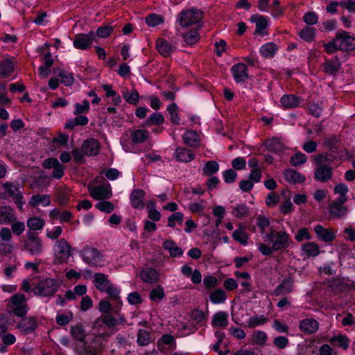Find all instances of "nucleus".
<instances>
[{"instance_id":"0eeeda50","label":"nucleus","mask_w":355,"mask_h":355,"mask_svg":"<svg viewBox=\"0 0 355 355\" xmlns=\"http://www.w3.org/2000/svg\"><path fill=\"white\" fill-rule=\"evenodd\" d=\"M8 311L19 317L25 315L27 312L25 296L20 294L12 296L8 304Z\"/></svg>"},{"instance_id":"393cba45","label":"nucleus","mask_w":355,"mask_h":355,"mask_svg":"<svg viewBox=\"0 0 355 355\" xmlns=\"http://www.w3.org/2000/svg\"><path fill=\"white\" fill-rule=\"evenodd\" d=\"M323 71L329 75L336 74L340 68V62L337 58L327 60L322 64Z\"/></svg>"},{"instance_id":"2eb2a0df","label":"nucleus","mask_w":355,"mask_h":355,"mask_svg":"<svg viewBox=\"0 0 355 355\" xmlns=\"http://www.w3.org/2000/svg\"><path fill=\"white\" fill-rule=\"evenodd\" d=\"M37 327V319L34 317L23 319L17 325V328L23 334L33 332Z\"/></svg>"},{"instance_id":"1a4fd4ad","label":"nucleus","mask_w":355,"mask_h":355,"mask_svg":"<svg viewBox=\"0 0 355 355\" xmlns=\"http://www.w3.org/2000/svg\"><path fill=\"white\" fill-rule=\"evenodd\" d=\"M336 37L340 51H351L355 49V37L349 33L338 32Z\"/></svg>"},{"instance_id":"72a5a7b5","label":"nucleus","mask_w":355,"mask_h":355,"mask_svg":"<svg viewBox=\"0 0 355 355\" xmlns=\"http://www.w3.org/2000/svg\"><path fill=\"white\" fill-rule=\"evenodd\" d=\"M14 63L10 59H5L0 62V76L1 78L8 77L13 71Z\"/></svg>"},{"instance_id":"cd10ccee","label":"nucleus","mask_w":355,"mask_h":355,"mask_svg":"<svg viewBox=\"0 0 355 355\" xmlns=\"http://www.w3.org/2000/svg\"><path fill=\"white\" fill-rule=\"evenodd\" d=\"M94 284L98 290L104 292L112 283L105 275L103 273H96L94 275Z\"/></svg>"},{"instance_id":"c756f323","label":"nucleus","mask_w":355,"mask_h":355,"mask_svg":"<svg viewBox=\"0 0 355 355\" xmlns=\"http://www.w3.org/2000/svg\"><path fill=\"white\" fill-rule=\"evenodd\" d=\"M293 290V280L290 278L284 279L282 283L275 289V296L283 295L290 293Z\"/></svg>"},{"instance_id":"680f3d73","label":"nucleus","mask_w":355,"mask_h":355,"mask_svg":"<svg viewBox=\"0 0 355 355\" xmlns=\"http://www.w3.org/2000/svg\"><path fill=\"white\" fill-rule=\"evenodd\" d=\"M104 292L108 294L110 300H115L116 302L120 300V291L114 284H110V285L104 291Z\"/></svg>"},{"instance_id":"774afa93","label":"nucleus","mask_w":355,"mask_h":355,"mask_svg":"<svg viewBox=\"0 0 355 355\" xmlns=\"http://www.w3.org/2000/svg\"><path fill=\"white\" fill-rule=\"evenodd\" d=\"M11 231L15 235H21L25 230V224L24 222L19 221L17 219L11 223Z\"/></svg>"},{"instance_id":"de8ad7c7","label":"nucleus","mask_w":355,"mask_h":355,"mask_svg":"<svg viewBox=\"0 0 355 355\" xmlns=\"http://www.w3.org/2000/svg\"><path fill=\"white\" fill-rule=\"evenodd\" d=\"M44 225V220L37 217H33L27 220V226L31 230H40Z\"/></svg>"},{"instance_id":"f257e3e1","label":"nucleus","mask_w":355,"mask_h":355,"mask_svg":"<svg viewBox=\"0 0 355 355\" xmlns=\"http://www.w3.org/2000/svg\"><path fill=\"white\" fill-rule=\"evenodd\" d=\"M60 286L55 279L45 278L42 279L33 289L35 295L42 297L53 296Z\"/></svg>"},{"instance_id":"b1692460","label":"nucleus","mask_w":355,"mask_h":355,"mask_svg":"<svg viewBox=\"0 0 355 355\" xmlns=\"http://www.w3.org/2000/svg\"><path fill=\"white\" fill-rule=\"evenodd\" d=\"M162 248L168 251L172 257H180L183 254L182 249L178 247L172 239L164 241L162 243Z\"/></svg>"},{"instance_id":"338daca9","label":"nucleus","mask_w":355,"mask_h":355,"mask_svg":"<svg viewBox=\"0 0 355 355\" xmlns=\"http://www.w3.org/2000/svg\"><path fill=\"white\" fill-rule=\"evenodd\" d=\"M164 121V116L159 112L153 113L149 119L146 121V123L147 125L150 124L160 125Z\"/></svg>"},{"instance_id":"412c9836","label":"nucleus","mask_w":355,"mask_h":355,"mask_svg":"<svg viewBox=\"0 0 355 355\" xmlns=\"http://www.w3.org/2000/svg\"><path fill=\"white\" fill-rule=\"evenodd\" d=\"M344 203L345 202H341L339 200L332 202L329 205V214L335 218H340L346 215L347 208L343 205Z\"/></svg>"},{"instance_id":"5701e85b","label":"nucleus","mask_w":355,"mask_h":355,"mask_svg":"<svg viewBox=\"0 0 355 355\" xmlns=\"http://www.w3.org/2000/svg\"><path fill=\"white\" fill-rule=\"evenodd\" d=\"M140 278L145 282L153 284L159 280V273L153 268H143L139 273Z\"/></svg>"},{"instance_id":"f704fd0d","label":"nucleus","mask_w":355,"mask_h":355,"mask_svg":"<svg viewBox=\"0 0 355 355\" xmlns=\"http://www.w3.org/2000/svg\"><path fill=\"white\" fill-rule=\"evenodd\" d=\"M232 237L241 245H245L248 243V236L245 232V227L241 224L239 228L233 232Z\"/></svg>"},{"instance_id":"49530a36","label":"nucleus","mask_w":355,"mask_h":355,"mask_svg":"<svg viewBox=\"0 0 355 355\" xmlns=\"http://www.w3.org/2000/svg\"><path fill=\"white\" fill-rule=\"evenodd\" d=\"M164 297V288L159 285L152 289L149 294V298L153 302H160Z\"/></svg>"},{"instance_id":"58836bf2","label":"nucleus","mask_w":355,"mask_h":355,"mask_svg":"<svg viewBox=\"0 0 355 355\" xmlns=\"http://www.w3.org/2000/svg\"><path fill=\"white\" fill-rule=\"evenodd\" d=\"M302 250L308 257H316L320 253L319 246L314 242H309L303 244Z\"/></svg>"},{"instance_id":"473e14b6","label":"nucleus","mask_w":355,"mask_h":355,"mask_svg":"<svg viewBox=\"0 0 355 355\" xmlns=\"http://www.w3.org/2000/svg\"><path fill=\"white\" fill-rule=\"evenodd\" d=\"M50 204L51 200L49 196L48 195H33L29 201V205L33 207H36L39 205L46 207Z\"/></svg>"},{"instance_id":"09e8293b","label":"nucleus","mask_w":355,"mask_h":355,"mask_svg":"<svg viewBox=\"0 0 355 355\" xmlns=\"http://www.w3.org/2000/svg\"><path fill=\"white\" fill-rule=\"evenodd\" d=\"M101 344L98 340H94L91 345L85 347L84 355H98L100 353Z\"/></svg>"},{"instance_id":"0e129e2a","label":"nucleus","mask_w":355,"mask_h":355,"mask_svg":"<svg viewBox=\"0 0 355 355\" xmlns=\"http://www.w3.org/2000/svg\"><path fill=\"white\" fill-rule=\"evenodd\" d=\"M73 114L79 115L80 114H86L89 110V103L87 100H84L82 103H76Z\"/></svg>"},{"instance_id":"6ab92c4d","label":"nucleus","mask_w":355,"mask_h":355,"mask_svg":"<svg viewBox=\"0 0 355 355\" xmlns=\"http://www.w3.org/2000/svg\"><path fill=\"white\" fill-rule=\"evenodd\" d=\"M264 145L268 151L274 153H281L286 150V146L280 138L274 137L265 141Z\"/></svg>"},{"instance_id":"39448f33","label":"nucleus","mask_w":355,"mask_h":355,"mask_svg":"<svg viewBox=\"0 0 355 355\" xmlns=\"http://www.w3.org/2000/svg\"><path fill=\"white\" fill-rule=\"evenodd\" d=\"M202 19V12L196 8L182 11L179 15V22L181 26L188 27L197 24Z\"/></svg>"},{"instance_id":"c85d7f7f","label":"nucleus","mask_w":355,"mask_h":355,"mask_svg":"<svg viewBox=\"0 0 355 355\" xmlns=\"http://www.w3.org/2000/svg\"><path fill=\"white\" fill-rule=\"evenodd\" d=\"M184 143L190 147H197L199 146L200 138L196 131L187 130L183 135Z\"/></svg>"},{"instance_id":"aec40b11","label":"nucleus","mask_w":355,"mask_h":355,"mask_svg":"<svg viewBox=\"0 0 355 355\" xmlns=\"http://www.w3.org/2000/svg\"><path fill=\"white\" fill-rule=\"evenodd\" d=\"M144 197L145 191L144 190L140 189L133 190L130 197L132 207L135 209H143L144 207Z\"/></svg>"},{"instance_id":"6e6552de","label":"nucleus","mask_w":355,"mask_h":355,"mask_svg":"<svg viewBox=\"0 0 355 355\" xmlns=\"http://www.w3.org/2000/svg\"><path fill=\"white\" fill-rule=\"evenodd\" d=\"M55 259L57 263L66 261L71 256V246L64 239L57 241L54 248Z\"/></svg>"},{"instance_id":"20e7f679","label":"nucleus","mask_w":355,"mask_h":355,"mask_svg":"<svg viewBox=\"0 0 355 355\" xmlns=\"http://www.w3.org/2000/svg\"><path fill=\"white\" fill-rule=\"evenodd\" d=\"M3 194L6 198H12L17 204V207L21 210L24 204L23 200V195L21 191L18 187L17 184L11 182H6L2 184Z\"/></svg>"},{"instance_id":"c9c22d12","label":"nucleus","mask_w":355,"mask_h":355,"mask_svg":"<svg viewBox=\"0 0 355 355\" xmlns=\"http://www.w3.org/2000/svg\"><path fill=\"white\" fill-rule=\"evenodd\" d=\"M227 324V314L225 312L220 311L214 315L212 319V325L214 327L225 328Z\"/></svg>"},{"instance_id":"4d7b16f0","label":"nucleus","mask_w":355,"mask_h":355,"mask_svg":"<svg viewBox=\"0 0 355 355\" xmlns=\"http://www.w3.org/2000/svg\"><path fill=\"white\" fill-rule=\"evenodd\" d=\"M267 321L268 319L264 315H256L250 317L248 319L247 324L248 327L254 328L257 326L265 324Z\"/></svg>"},{"instance_id":"e2e57ef3","label":"nucleus","mask_w":355,"mask_h":355,"mask_svg":"<svg viewBox=\"0 0 355 355\" xmlns=\"http://www.w3.org/2000/svg\"><path fill=\"white\" fill-rule=\"evenodd\" d=\"M183 214L181 212H175L168 218V225L173 227L176 224L181 225L183 222Z\"/></svg>"},{"instance_id":"4c0bfd02","label":"nucleus","mask_w":355,"mask_h":355,"mask_svg":"<svg viewBox=\"0 0 355 355\" xmlns=\"http://www.w3.org/2000/svg\"><path fill=\"white\" fill-rule=\"evenodd\" d=\"M102 322L108 327H114L118 324H123L125 322V318L123 315H119V318H116L107 314L102 317Z\"/></svg>"},{"instance_id":"ea45409f","label":"nucleus","mask_w":355,"mask_h":355,"mask_svg":"<svg viewBox=\"0 0 355 355\" xmlns=\"http://www.w3.org/2000/svg\"><path fill=\"white\" fill-rule=\"evenodd\" d=\"M227 295L225 292L220 289L213 291L209 295V300L213 304H221L226 300Z\"/></svg>"},{"instance_id":"ddd939ff","label":"nucleus","mask_w":355,"mask_h":355,"mask_svg":"<svg viewBox=\"0 0 355 355\" xmlns=\"http://www.w3.org/2000/svg\"><path fill=\"white\" fill-rule=\"evenodd\" d=\"M17 219L15 211L10 206L0 207V225H8Z\"/></svg>"},{"instance_id":"603ef678","label":"nucleus","mask_w":355,"mask_h":355,"mask_svg":"<svg viewBox=\"0 0 355 355\" xmlns=\"http://www.w3.org/2000/svg\"><path fill=\"white\" fill-rule=\"evenodd\" d=\"M60 78V81L65 86H70L74 82V77L72 73L64 70H60L58 74Z\"/></svg>"},{"instance_id":"79ce46f5","label":"nucleus","mask_w":355,"mask_h":355,"mask_svg":"<svg viewBox=\"0 0 355 355\" xmlns=\"http://www.w3.org/2000/svg\"><path fill=\"white\" fill-rule=\"evenodd\" d=\"M250 20L256 23V31L259 33L266 29L268 26L267 19L263 16L254 15L251 16Z\"/></svg>"},{"instance_id":"bb28decb","label":"nucleus","mask_w":355,"mask_h":355,"mask_svg":"<svg viewBox=\"0 0 355 355\" xmlns=\"http://www.w3.org/2000/svg\"><path fill=\"white\" fill-rule=\"evenodd\" d=\"M300 102V98L293 94L284 95L280 99L281 105L285 109L295 108L299 105Z\"/></svg>"},{"instance_id":"a878e982","label":"nucleus","mask_w":355,"mask_h":355,"mask_svg":"<svg viewBox=\"0 0 355 355\" xmlns=\"http://www.w3.org/2000/svg\"><path fill=\"white\" fill-rule=\"evenodd\" d=\"M156 49L164 57H168L174 51L175 47L164 39H158L156 42Z\"/></svg>"},{"instance_id":"f3484780","label":"nucleus","mask_w":355,"mask_h":355,"mask_svg":"<svg viewBox=\"0 0 355 355\" xmlns=\"http://www.w3.org/2000/svg\"><path fill=\"white\" fill-rule=\"evenodd\" d=\"M332 176L331 167L325 164L318 166L315 170L314 178L322 182H324L331 179Z\"/></svg>"},{"instance_id":"4be33fe9","label":"nucleus","mask_w":355,"mask_h":355,"mask_svg":"<svg viewBox=\"0 0 355 355\" xmlns=\"http://www.w3.org/2000/svg\"><path fill=\"white\" fill-rule=\"evenodd\" d=\"M299 327L304 334H311L318 329L319 323L316 320L306 318L300 322Z\"/></svg>"},{"instance_id":"e433bc0d","label":"nucleus","mask_w":355,"mask_h":355,"mask_svg":"<svg viewBox=\"0 0 355 355\" xmlns=\"http://www.w3.org/2000/svg\"><path fill=\"white\" fill-rule=\"evenodd\" d=\"M149 134L146 130L139 129L131 132V139L134 144H141L148 138Z\"/></svg>"},{"instance_id":"bf43d9fd","label":"nucleus","mask_w":355,"mask_h":355,"mask_svg":"<svg viewBox=\"0 0 355 355\" xmlns=\"http://www.w3.org/2000/svg\"><path fill=\"white\" fill-rule=\"evenodd\" d=\"M167 110L169 112L171 122L175 124H179L180 119L179 117L178 107L177 105L175 103L170 104L167 107Z\"/></svg>"},{"instance_id":"69168bd1","label":"nucleus","mask_w":355,"mask_h":355,"mask_svg":"<svg viewBox=\"0 0 355 355\" xmlns=\"http://www.w3.org/2000/svg\"><path fill=\"white\" fill-rule=\"evenodd\" d=\"M267 340V335L261 331H254L252 334V340L254 344L263 345Z\"/></svg>"},{"instance_id":"5fc2aeb1","label":"nucleus","mask_w":355,"mask_h":355,"mask_svg":"<svg viewBox=\"0 0 355 355\" xmlns=\"http://www.w3.org/2000/svg\"><path fill=\"white\" fill-rule=\"evenodd\" d=\"M232 215L238 218L245 217L248 214V208L244 204L238 205L232 207Z\"/></svg>"},{"instance_id":"13d9d810","label":"nucleus","mask_w":355,"mask_h":355,"mask_svg":"<svg viewBox=\"0 0 355 355\" xmlns=\"http://www.w3.org/2000/svg\"><path fill=\"white\" fill-rule=\"evenodd\" d=\"M335 193L340 195L338 200H340L341 202H345L347 201V193L348 192V188L345 184H337L334 189Z\"/></svg>"},{"instance_id":"f8f14e48","label":"nucleus","mask_w":355,"mask_h":355,"mask_svg":"<svg viewBox=\"0 0 355 355\" xmlns=\"http://www.w3.org/2000/svg\"><path fill=\"white\" fill-rule=\"evenodd\" d=\"M313 230L317 237L322 241L330 243L335 239L336 232L333 229L325 228L318 224L314 227Z\"/></svg>"},{"instance_id":"4468645a","label":"nucleus","mask_w":355,"mask_h":355,"mask_svg":"<svg viewBox=\"0 0 355 355\" xmlns=\"http://www.w3.org/2000/svg\"><path fill=\"white\" fill-rule=\"evenodd\" d=\"M82 149L87 156H95L99 153L100 144L98 140L89 138L86 139L83 145Z\"/></svg>"},{"instance_id":"c03bdc74","label":"nucleus","mask_w":355,"mask_h":355,"mask_svg":"<svg viewBox=\"0 0 355 355\" xmlns=\"http://www.w3.org/2000/svg\"><path fill=\"white\" fill-rule=\"evenodd\" d=\"M330 342L336 344L340 347H342L343 349H347L349 345V338L345 335L342 334L332 337L330 339Z\"/></svg>"},{"instance_id":"9b49d317","label":"nucleus","mask_w":355,"mask_h":355,"mask_svg":"<svg viewBox=\"0 0 355 355\" xmlns=\"http://www.w3.org/2000/svg\"><path fill=\"white\" fill-rule=\"evenodd\" d=\"M95 34L91 31L89 34H77L73 40V46L78 49H87L94 40Z\"/></svg>"},{"instance_id":"423d86ee","label":"nucleus","mask_w":355,"mask_h":355,"mask_svg":"<svg viewBox=\"0 0 355 355\" xmlns=\"http://www.w3.org/2000/svg\"><path fill=\"white\" fill-rule=\"evenodd\" d=\"M27 239L24 242V249L31 255H39L42 253L44 245L40 238L35 234L28 232Z\"/></svg>"},{"instance_id":"6e6d98bb","label":"nucleus","mask_w":355,"mask_h":355,"mask_svg":"<svg viewBox=\"0 0 355 355\" xmlns=\"http://www.w3.org/2000/svg\"><path fill=\"white\" fill-rule=\"evenodd\" d=\"M150 342V334L148 331L140 329L137 334V343L141 346H146Z\"/></svg>"},{"instance_id":"3c124183","label":"nucleus","mask_w":355,"mask_h":355,"mask_svg":"<svg viewBox=\"0 0 355 355\" xmlns=\"http://www.w3.org/2000/svg\"><path fill=\"white\" fill-rule=\"evenodd\" d=\"M218 170L219 165L216 162L209 161L205 164L202 172L205 175H211L218 172Z\"/></svg>"},{"instance_id":"9d476101","label":"nucleus","mask_w":355,"mask_h":355,"mask_svg":"<svg viewBox=\"0 0 355 355\" xmlns=\"http://www.w3.org/2000/svg\"><path fill=\"white\" fill-rule=\"evenodd\" d=\"M90 196L95 200L109 199L112 193L110 185H99L94 187H89Z\"/></svg>"},{"instance_id":"864d4df0","label":"nucleus","mask_w":355,"mask_h":355,"mask_svg":"<svg viewBox=\"0 0 355 355\" xmlns=\"http://www.w3.org/2000/svg\"><path fill=\"white\" fill-rule=\"evenodd\" d=\"M234 275L239 279H242V281L240 282L241 285L246 288L248 291L250 290V274L247 272H239L236 271L234 272Z\"/></svg>"},{"instance_id":"2f4dec72","label":"nucleus","mask_w":355,"mask_h":355,"mask_svg":"<svg viewBox=\"0 0 355 355\" xmlns=\"http://www.w3.org/2000/svg\"><path fill=\"white\" fill-rule=\"evenodd\" d=\"M277 50L278 47L274 42H268L260 47L259 52L263 58H270L274 57Z\"/></svg>"},{"instance_id":"a18cd8bd","label":"nucleus","mask_w":355,"mask_h":355,"mask_svg":"<svg viewBox=\"0 0 355 355\" xmlns=\"http://www.w3.org/2000/svg\"><path fill=\"white\" fill-rule=\"evenodd\" d=\"M123 97L127 103L136 105L139 102V95L136 89H132L131 92H123Z\"/></svg>"},{"instance_id":"dca6fc26","label":"nucleus","mask_w":355,"mask_h":355,"mask_svg":"<svg viewBox=\"0 0 355 355\" xmlns=\"http://www.w3.org/2000/svg\"><path fill=\"white\" fill-rule=\"evenodd\" d=\"M231 72L236 82L242 83L248 78V69L245 64L238 63L231 68Z\"/></svg>"},{"instance_id":"8fccbe9b","label":"nucleus","mask_w":355,"mask_h":355,"mask_svg":"<svg viewBox=\"0 0 355 355\" xmlns=\"http://www.w3.org/2000/svg\"><path fill=\"white\" fill-rule=\"evenodd\" d=\"M183 38L184 42L187 44H196L200 38V35L198 30L193 29L187 32V33L183 35Z\"/></svg>"},{"instance_id":"a19ab883","label":"nucleus","mask_w":355,"mask_h":355,"mask_svg":"<svg viewBox=\"0 0 355 355\" xmlns=\"http://www.w3.org/2000/svg\"><path fill=\"white\" fill-rule=\"evenodd\" d=\"M70 332L75 340L80 342H84L85 338V332L83 325L76 324L72 326Z\"/></svg>"},{"instance_id":"7c9ffc66","label":"nucleus","mask_w":355,"mask_h":355,"mask_svg":"<svg viewBox=\"0 0 355 355\" xmlns=\"http://www.w3.org/2000/svg\"><path fill=\"white\" fill-rule=\"evenodd\" d=\"M286 180L292 184L302 183L305 180V177L293 169H288L284 172Z\"/></svg>"},{"instance_id":"7ed1b4c3","label":"nucleus","mask_w":355,"mask_h":355,"mask_svg":"<svg viewBox=\"0 0 355 355\" xmlns=\"http://www.w3.org/2000/svg\"><path fill=\"white\" fill-rule=\"evenodd\" d=\"M80 254L83 261L90 266L98 267L103 265V256L98 250L85 246L81 250Z\"/></svg>"},{"instance_id":"37998d69","label":"nucleus","mask_w":355,"mask_h":355,"mask_svg":"<svg viewBox=\"0 0 355 355\" xmlns=\"http://www.w3.org/2000/svg\"><path fill=\"white\" fill-rule=\"evenodd\" d=\"M299 35L301 39L310 42L313 40L315 36V28L310 26H306L300 31Z\"/></svg>"},{"instance_id":"a211bd4d","label":"nucleus","mask_w":355,"mask_h":355,"mask_svg":"<svg viewBox=\"0 0 355 355\" xmlns=\"http://www.w3.org/2000/svg\"><path fill=\"white\" fill-rule=\"evenodd\" d=\"M195 154L186 148H177L174 153L175 159L180 162H190L195 159Z\"/></svg>"},{"instance_id":"f03ea898","label":"nucleus","mask_w":355,"mask_h":355,"mask_svg":"<svg viewBox=\"0 0 355 355\" xmlns=\"http://www.w3.org/2000/svg\"><path fill=\"white\" fill-rule=\"evenodd\" d=\"M266 238L272 243L275 251H279L287 248L291 243L288 234L284 231L277 232L271 230L266 235Z\"/></svg>"},{"instance_id":"052dcab7","label":"nucleus","mask_w":355,"mask_h":355,"mask_svg":"<svg viewBox=\"0 0 355 355\" xmlns=\"http://www.w3.org/2000/svg\"><path fill=\"white\" fill-rule=\"evenodd\" d=\"M307 160V157L305 154L302 153H297L293 155L291 159L290 162L291 165L297 166L304 164Z\"/></svg>"}]
</instances>
